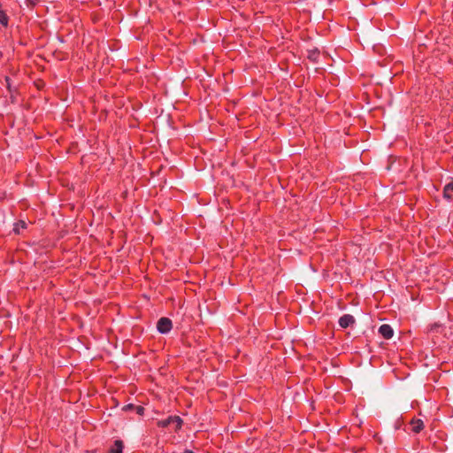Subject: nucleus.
I'll list each match as a JSON object with an SVG mask.
<instances>
[{
	"label": "nucleus",
	"instance_id": "nucleus-1",
	"mask_svg": "<svg viewBox=\"0 0 453 453\" xmlns=\"http://www.w3.org/2000/svg\"><path fill=\"white\" fill-rule=\"evenodd\" d=\"M182 424H183V420L180 418V417L175 415V416H169L165 419L159 420L157 422V426L165 428V427L170 426L171 425H173L174 431L178 432L181 429Z\"/></svg>",
	"mask_w": 453,
	"mask_h": 453
},
{
	"label": "nucleus",
	"instance_id": "nucleus-2",
	"mask_svg": "<svg viewBox=\"0 0 453 453\" xmlns=\"http://www.w3.org/2000/svg\"><path fill=\"white\" fill-rule=\"evenodd\" d=\"M173 328L172 320L166 317L160 318L157 323V329L161 334H167Z\"/></svg>",
	"mask_w": 453,
	"mask_h": 453
},
{
	"label": "nucleus",
	"instance_id": "nucleus-3",
	"mask_svg": "<svg viewBox=\"0 0 453 453\" xmlns=\"http://www.w3.org/2000/svg\"><path fill=\"white\" fill-rule=\"evenodd\" d=\"M409 426H410V430L413 434H419L425 428L423 420L420 418H413L409 422Z\"/></svg>",
	"mask_w": 453,
	"mask_h": 453
},
{
	"label": "nucleus",
	"instance_id": "nucleus-4",
	"mask_svg": "<svg viewBox=\"0 0 453 453\" xmlns=\"http://www.w3.org/2000/svg\"><path fill=\"white\" fill-rule=\"evenodd\" d=\"M339 326L342 328H348L356 323L355 318L350 314H344L339 319Z\"/></svg>",
	"mask_w": 453,
	"mask_h": 453
},
{
	"label": "nucleus",
	"instance_id": "nucleus-5",
	"mask_svg": "<svg viewBox=\"0 0 453 453\" xmlns=\"http://www.w3.org/2000/svg\"><path fill=\"white\" fill-rule=\"evenodd\" d=\"M379 333L384 339H391L394 335V330L388 324H383L379 328Z\"/></svg>",
	"mask_w": 453,
	"mask_h": 453
},
{
	"label": "nucleus",
	"instance_id": "nucleus-6",
	"mask_svg": "<svg viewBox=\"0 0 453 453\" xmlns=\"http://www.w3.org/2000/svg\"><path fill=\"white\" fill-rule=\"evenodd\" d=\"M122 411L125 412L127 411H135L138 415L142 416L144 414L145 409L142 405H135L134 403H128L122 407Z\"/></svg>",
	"mask_w": 453,
	"mask_h": 453
},
{
	"label": "nucleus",
	"instance_id": "nucleus-7",
	"mask_svg": "<svg viewBox=\"0 0 453 453\" xmlns=\"http://www.w3.org/2000/svg\"><path fill=\"white\" fill-rule=\"evenodd\" d=\"M442 196L449 202L453 200V180L444 186Z\"/></svg>",
	"mask_w": 453,
	"mask_h": 453
},
{
	"label": "nucleus",
	"instance_id": "nucleus-8",
	"mask_svg": "<svg viewBox=\"0 0 453 453\" xmlns=\"http://www.w3.org/2000/svg\"><path fill=\"white\" fill-rule=\"evenodd\" d=\"M123 448V441L121 440H116L113 445L110 448L109 453H122Z\"/></svg>",
	"mask_w": 453,
	"mask_h": 453
},
{
	"label": "nucleus",
	"instance_id": "nucleus-9",
	"mask_svg": "<svg viewBox=\"0 0 453 453\" xmlns=\"http://www.w3.org/2000/svg\"><path fill=\"white\" fill-rule=\"evenodd\" d=\"M27 228V223L24 221V220H19L17 221L15 224H14V226H13V232L16 234H20V231L21 229H26Z\"/></svg>",
	"mask_w": 453,
	"mask_h": 453
},
{
	"label": "nucleus",
	"instance_id": "nucleus-10",
	"mask_svg": "<svg viewBox=\"0 0 453 453\" xmlns=\"http://www.w3.org/2000/svg\"><path fill=\"white\" fill-rule=\"evenodd\" d=\"M39 3V0H26V4L29 8L35 7Z\"/></svg>",
	"mask_w": 453,
	"mask_h": 453
},
{
	"label": "nucleus",
	"instance_id": "nucleus-11",
	"mask_svg": "<svg viewBox=\"0 0 453 453\" xmlns=\"http://www.w3.org/2000/svg\"><path fill=\"white\" fill-rule=\"evenodd\" d=\"M5 81H6V84H7V88L9 90H11V79L9 77H5Z\"/></svg>",
	"mask_w": 453,
	"mask_h": 453
},
{
	"label": "nucleus",
	"instance_id": "nucleus-12",
	"mask_svg": "<svg viewBox=\"0 0 453 453\" xmlns=\"http://www.w3.org/2000/svg\"><path fill=\"white\" fill-rule=\"evenodd\" d=\"M182 453H194V452L190 449H185Z\"/></svg>",
	"mask_w": 453,
	"mask_h": 453
}]
</instances>
